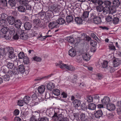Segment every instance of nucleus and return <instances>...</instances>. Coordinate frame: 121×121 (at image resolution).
Segmentation results:
<instances>
[{"mask_svg":"<svg viewBox=\"0 0 121 121\" xmlns=\"http://www.w3.org/2000/svg\"><path fill=\"white\" fill-rule=\"evenodd\" d=\"M8 30V28L7 27H4L1 30V32L3 35L6 34Z\"/></svg>","mask_w":121,"mask_h":121,"instance_id":"nucleus-35","label":"nucleus"},{"mask_svg":"<svg viewBox=\"0 0 121 121\" xmlns=\"http://www.w3.org/2000/svg\"><path fill=\"white\" fill-rule=\"evenodd\" d=\"M20 34L19 36L20 38L22 39L25 40L26 35H25L24 31L23 30H20L19 31Z\"/></svg>","mask_w":121,"mask_h":121,"instance_id":"nucleus-32","label":"nucleus"},{"mask_svg":"<svg viewBox=\"0 0 121 121\" xmlns=\"http://www.w3.org/2000/svg\"><path fill=\"white\" fill-rule=\"evenodd\" d=\"M104 9V7L103 5H99L96 7V9L98 12L102 11Z\"/></svg>","mask_w":121,"mask_h":121,"instance_id":"nucleus-39","label":"nucleus"},{"mask_svg":"<svg viewBox=\"0 0 121 121\" xmlns=\"http://www.w3.org/2000/svg\"><path fill=\"white\" fill-rule=\"evenodd\" d=\"M93 21L94 23L96 24H99L101 22V18L100 17H99L97 16L93 19Z\"/></svg>","mask_w":121,"mask_h":121,"instance_id":"nucleus-24","label":"nucleus"},{"mask_svg":"<svg viewBox=\"0 0 121 121\" xmlns=\"http://www.w3.org/2000/svg\"><path fill=\"white\" fill-rule=\"evenodd\" d=\"M73 15H69L67 16L66 17V22L68 23L72 22L73 19Z\"/></svg>","mask_w":121,"mask_h":121,"instance_id":"nucleus-33","label":"nucleus"},{"mask_svg":"<svg viewBox=\"0 0 121 121\" xmlns=\"http://www.w3.org/2000/svg\"><path fill=\"white\" fill-rule=\"evenodd\" d=\"M15 20L13 17L12 16H10L8 17L7 21H8L9 24L12 25L14 24Z\"/></svg>","mask_w":121,"mask_h":121,"instance_id":"nucleus-14","label":"nucleus"},{"mask_svg":"<svg viewBox=\"0 0 121 121\" xmlns=\"http://www.w3.org/2000/svg\"><path fill=\"white\" fill-rule=\"evenodd\" d=\"M31 100V98L29 96H25L23 99V100L25 101V104H28L29 103V102Z\"/></svg>","mask_w":121,"mask_h":121,"instance_id":"nucleus-30","label":"nucleus"},{"mask_svg":"<svg viewBox=\"0 0 121 121\" xmlns=\"http://www.w3.org/2000/svg\"><path fill=\"white\" fill-rule=\"evenodd\" d=\"M30 0H21L20 1V4L23 5H25L28 2L30 1Z\"/></svg>","mask_w":121,"mask_h":121,"instance_id":"nucleus-50","label":"nucleus"},{"mask_svg":"<svg viewBox=\"0 0 121 121\" xmlns=\"http://www.w3.org/2000/svg\"><path fill=\"white\" fill-rule=\"evenodd\" d=\"M18 71L22 73H24L25 71L24 66L23 65H19L18 68Z\"/></svg>","mask_w":121,"mask_h":121,"instance_id":"nucleus-19","label":"nucleus"},{"mask_svg":"<svg viewBox=\"0 0 121 121\" xmlns=\"http://www.w3.org/2000/svg\"><path fill=\"white\" fill-rule=\"evenodd\" d=\"M62 65V66H61V67L63 69H64L65 68L69 70L72 71H74L75 69L74 67L72 65L65 64H63Z\"/></svg>","mask_w":121,"mask_h":121,"instance_id":"nucleus-6","label":"nucleus"},{"mask_svg":"<svg viewBox=\"0 0 121 121\" xmlns=\"http://www.w3.org/2000/svg\"><path fill=\"white\" fill-rule=\"evenodd\" d=\"M36 116H33L30 117V121H38V120H37V119L36 118Z\"/></svg>","mask_w":121,"mask_h":121,"instance_id":"nucleus-60","label":"nucleus"},{"mask_svg":"<svg viewBox=\"0 0 121 121\" xmlns=\"http://www.w3.org/2000/svg\"><path fill=\"white\" fill-rule=\"evenodd\" d=\"M26 56L23 52H20L18 54V56L19 59H23Z\"/></svg>","mask_w":121,"mask_h":121,"instance_id":"nucleus-44","label":"nucleus"},{"mask_svg":"<svg viewBox=\"0 0 121 121\" xmlns=\"http://www.w3.org/2000/svg\"><path fill=\"white\" fill-rule=\"evenodd\" d=\"M114 17V15L113 14H111V15H108L105 18L106 20L108 22L112 21Z\"/></svg>","mask_w":121,"mask_h":121,"instance_id":"nucleus-34","label":"nucleus"},{"mask_svg":"<svg viewBox=\"0 0 121 121\" xmlns=\"http://www.w3.org/2000/svg\"><path fill=\"white\" fill-rule=\"evenodd\" d=\"M14 23L15 27L18 29V31L21 30L20 27L22 25L21 21L20 19H16Z\"/></svg>","mask_w":121,"mask_h":121,"instance_id":"nucleus-4","label":"nucleus"},{"mask_svg":"<svg viewBox=\"0 0 121 121\" xmlns=\"http://www.w3.org/2000/svg\"><path fill=\"white\" fill-rule=\"evenodd\" d=\"M96 107V104L93 103H90L88 105V108L90 110H94L95 109Z\"/></svg>","mask_w":121,"mask_h":121,"instance_id":"nucleus-25","label":"nucleus"},{"mask_svg":"<svg viewBox=\"0 0 121 121\" xmlns=\"http://www.w3.org/2000/svg\"><path fill=\"white\" fill-rule=\"evenodd\" d=\"M89 13V11H86L84 12L82 16V19H83L84 21H85L86 20V18L88 17Z\"/></svg>","mask_w":121,"mask_h":121,"instance_id":"nucleus-23","label":"nucleus"},{"mask_svg":"<svg viewBox=\"0 0 121 121\" xmlns=\"http://www.w3.org/2000/svg\"><path fill=\"white\" fill-rule=\"evenodd\" d=\"M103 113L102 110H98L96 111L95 113V117L97 118H99L102 117Z\"/></svg>","mask_w":121,"mask_h":121,"instance_id":"nucleus-11","label":"nucleus"},{"mask_svg":"<svg viewBox=\"0 0 121 121\" xmlns=\"http://www.w3.org/2000/svg\"><path fill=\"white\" fill-rule=\"evenodd\" d=\"M14 64L12 63L7 62L6 64L7 67L8 69H11L12 70H14L15 67L14 66Z\"/></svg>","mask_w":121,"mask_h":121,"instance_id":"nucleus-18","label":"nucleus"},{"mask_svg":"<svg viewBox=\"0 0 121 121\" xmlns=\"http://www.w3.org/2000/svg\"><path fill=\"white\" fill-rule=\"evenodd\" d=\"M112 3L115 6L117 7H118L120 4V2L118 0H114Z\"/></svg>","mask_w":121,"mask_h":121,"instance_id":"nucleus-37","label":"nucleus"},{"mask_svg":"<svg viewBox=\"0 0 121 121\" xmlns=\"http://www.w3.org/2000/svg\"><path fill=\"white\" fill-rule=\"evenodd\" d=\"M58 23L59 26L60 25H62L65 22V21L63 18L60 17L58 18L56 21Z\"/></svg>","mask_w":121,"mask_h":121,"instance_id":"nucleus-31","label":"nucleus"},{"mask_svg":"<svg viewBox=\"0 0 121 121\" xmlns=\"http://www.w3.org/2000/svg\"><path fill=\"white\" fill-rule=\"evenodd\" d=\"M41 22V20L39 19H37L34 20L33 22V24L34 25V29H36L40 26L39 25Z\"/></svg>","mask_w":121,"mask_h":121,"instance_id":"nucleus-8","label":"nucleus"},{"mask_svg":"<svg viewBox=\"0 0 121 121\" xmlns=\"http://www.w3.org/2000/svg\"><path fill=\"white\" fill-rule=\"evenodd\" d=\"M82 57L83 59L86 61L89 60L90 59V56L87 53L85 52L82 54Z\"/></svg>","mask_w":121,"mask_h":121,"instance_id":"nucleus-16","label":"nucleus"},{"mask_svg":"<svg viewBox=\"0 0 121 121\" xmlns=\"http://www.w3.org/2000/svg\"><path fill=\"white\" fill-rule=\"evenodd\" d=\"M103 13L105 16L107 15V14H108L109 13V9L108 8L106 9H104L103 11Z\"/></svg>","mask_w":121,"mask_h":121,"instance_id":"nucleus-48","label":"nucleus"},{"mask_svg":"<svg viewBox=\"0 0 121 121\" xmlns=\"http://www.w3.org/2000/svg\"><path fill=\"white\" fill-rule=\"evenodd\" d=\"M119 21V19L118 17L114 16L113 17L112 22L114 24H117L118 23Z\"/></svg>","mask_w":121,"mask_h":121,"instance_id":"nucleus-36","label":"nucleus"},{"mask_svg":"<svg viewBox=\"0 0 121 121\" xmlns=\"http://www.w3.org/2000/svg\"><path fill=\"white\" fill-rule=\"evenodd\" d=\"M81 108L84 111L86 110L87 108V106L86 104L84 103L82 104L81 105Z\"/></svg>","mask_w":121,"mask_h":121,"instance_id":"nucleus-45","label":"nucleus"},{"mask_svg":"<svg viewBox=\"0 0 121 121\" xmlns=\"http://www.w3.org/2000/svg\"><path fill=\"white\" fill-rule=\"evenodd\" d=\"M80 118L82 121H85L87 119V117L85 114L82 113L80 114Z\"/></svg>","mask_w":121,"mask_h":121,"instance_id":"nucleus-29","label":"nucleus"},{"mask_svg":"<svg viewBox=\"0 0 121 121\" xmlns=\"http://www.w3.org/2000/svg\"><path fill=\"white\" fill-rule=\"evenodd\" d=\"M24 27L26 30H29L31 27L32 25L30 22H26L24 23Z\"/></svg>","mask_w":121,"mask_h":121,"instance_id":"nucleus-17","label":"nucleus"},{"mask_svg":"<svg viewBox=\"0 0 121 121\" xmlns=\"http://www.w3.org/2000/svg\"><path fill=\"white\" fill-rule=\"evenodd\" d=\"M23 62L26 64H28L29 63V60L27 56H26L23 59Z\"/></svg>","mask_w":121,"mask_h":121,"instance_id":"nucleus-46","label":"nucleus"},{"mask_svg":"<svg viewBox=\"0 0 121 121\" xmlns=\"http://www.w3.org/2000/svg\"><path fill=\"white\" fill-rule=\"evenodd\" d=\"M1 17L2 19L5 22H7L9 16H8L7 15L4 13H3L1 15Z\"/></svg>","mask_w":121,"mask_h":121,"instance_id":"nucleus-26","label":"nucleus"},{"mask_svg":"<svg viewBox=\"0 0 121 121\" xmlns=\"http://www.w3.org/2000/svg\"><path fill=\"white\" fill-rule=\"evenodd\" d=\"M91 36L93 37L94 39L95 40L97 41H98V40H99V39L97 37L96 35L93 33H92L91 34Z\"/></svg>","mask_w":121,"mask_h":121,"instance_id":"nucleus-61","label":"nucleus"},{"mask_svg":"<svg viewBox=\"0 0 121 121\" xmlns=\"http://www.w3.org/2000/svg\"><path fill=\"white\" fill-rule=\"evenodd\" d=\"M110 101V98L108 97H104L103 99L101 100L102 103L104 105H105L108 104Z\"/></svg>","mask_w":121,"mask_h":121,"instance_id":"nucleus-13","label":"nucleus"},{"mask_svg":"<svg viewBox=\"0 0 121 121\" xmlns=\"http://www.w3.org/2000/svg\"><path fill=\"white\" fill-rule=\"evenodd\" d=\"M60 94V91L57 89H55L53 90L52 91V96L56 95L58 96Z\"/></svg>","mask_w":121,"mask_h":121,"instance_id":"nucleus-21","label":"nucleus"},{"mask_svg":"<svg viewBox=\"0 0 121 121\" xmlns=\"http://www.w3.org/2000/svg\"><path fill=\"white\" fill-rule=\"evenodd\" d=\"M48 26L49 28L51 29H53L54 28H57L59 27V24L56 21H53L50 22Z\"/></svg>","mask_w":121,"mask_h":121,"instance_id":"nucleus-3","label":"nucleus"},{"mask_svg":"<svg viewBox=\"0 0 121 121\" xmlns=\"http://www.w3.org/2000/svg\"><path fill=\"white\" fill-rule=\"evenodd\" d=\"M67 40L69 42L71 43H73L74 42L73 38L71 37H68L67 38Z\"/></svg>","mask_w":121,"mask_h":121,"instance_id":"nucleus-49","label":"nucleus"},{"mask_svg":"<svg viewBox=\"0 0 121 121\" xmlns=\"http://www.w3.org/2000/svg\"><path fill=\"white\" fill-rule=\"evenodd\" d=\"M38 92L39 93L42 94L44 92L45 90V86L44 85H42L39 86L38 89Z\"/></svg>","mask_w":121,"mask_h":121,"instance_id":"nucleus-22","label":"nucleus"},{"mask_svg":"<svg viewBox=\"0 0 121 121\" xmlns=\"http://www.w3.org/2000/svg\"><path fill=\"white\" fill-rule=\"evenodd\" d=\"M18 11L21 12H24L26 11V8L25 6L20 5L16 7Z\"/></svg>","mask_w":121,"mask_h":121,"instance_id":"nucleus-15","label":"nucleus"},{"mask_svg":"<svg viewBox=\"0 0 121 121\" xmlns=\"http://www.w3.org/2000/svg\"><path fill=\"white\" fill-rule=\"evenodd\" d=\"M87 101L88 102H90L93 101V97L90 95L87 96Z\"/></svg>","mask_w":121,"mask_h":121,"instance_id":"nucleus-51","label":"nucleus"},{"mask_svg":"<svg viewBox=\"0 0 121 121\" xmlns=\"http://www.w3.org/2000/svg\"><path fill=\"white\" fill-rule=\"evenodd\" d=\"M97 44V42L93 40H90V44L93 47H95L96 45Z\"/></svg>","mask_w":121,"mask_h":121,"instance_id":"nucleus-56","label":"nucleus"},{"mask_svg":"<svg viewBox=\"0 0 121 121\" xmlns=\"http://www.w3.org/2000/svg\"><path fill=\"white\" fill-rule=\"evenodd\" d=\"M13 70H9L8 73L9 77H14V76L17 74L19 73L17 69L16 68Z\"/></svg>","mask_w":121,"mask_h":121,"instance_id":"nucleus-9","label":"nucleus"},{"mask_svg":"<svg viewBox=\"0 0 121 121\" xmlns=\"http://www.w3.org/2000/svg\"><path fill=\"white\" fill-rule=\"evenodd\" d=\"M2 37L3 38H4L7 40H10V37L8 35L6 34L3 35Z\"/></svg>","mask_w":121,"mask_h":121,"instance_id":"nucleus-59","label":"nucleus"},{"mask_svg":"<svg viewBox=\"0 0 121 121\" xmlns=\"http://www.w3.org/2000/svg\"><path fill=\"white\" fill-rule=\"evenodd\" d=\"M108 47L109 49L110 50H114V51L116 50L115 47L112 44H109L108 46Z\"/></svg>","mask_w":121,"mask_h":121,"instance_id":"nucleus-55","label":"nucleus"},{"mask_svg":"<svg viewBox=\"0 0 121 121\" xmlns=\"http://www.w3.org/2000/svg\"><path fill=\"white\" fill-rule=\"evenodd\" d=\"M1 71L4 73H8L9 71V69L6 66H3L2 67Z\"/></svg>","mask_w":121,"mask_h":121,"instance_id":"nucleus-38","label":"nucleus"},{"mask_svg":"<svg viewBox=\"0 0 121 121\" xmlns=\"http://www.w3.org/2000/svg\"><path fill=\"white\" fill-rule=\"evenodd\" d=\"M108 62L107 61H103L102 65V67L104 68H106L108 67Z\"/></svg>","mask_w":121,"mask_h":121,"instance_id":"nucleus-57","label":"nucleus"},{"mask_svg":"<svg viewBox=\"0 0 121 121\" xmlns=\"http://www.w3.org/2000/svg\"><path fill=\"white\" fill-rule=\"evenodd\" d=\"M98 13L99 16V17H100V18L101 17L103 18L105 17L104 15L103 12V11L101 12H98Z\"/></svg>","mask_w":121,"mask_h":121,"instance_id":"nucleus-62","label":"nucleus"},{"mask_svg":"<svg viewBox=\"0 0 121 121\" xmlns=\"http://www.w3.org/2000/svg\"><path fill=\"white\" fill-rule=\"evenodd\" d=\"M20 34V32L19 31H17L16 32V35L13 36V38L15 40H17L19 38L18 36H19Z\"/></svg>","mask_w":121,"mask_h":121,"instance_id":"nucleus-52","label":"nucleus"},{"mask_svg":"<svg viewBox=\"0 0 121 121\" xmlns=\"http://www.w3.org/2000/svg\"><path fill=\"white\" fill-rule=\"evenodd\" d=\"M7 49H5L4 48H0V55H5L6 54V51Z\"/></svg>","mask_w":121,"mask_h":121,"instance_id":"nucleus-41","label":"nucleus"},{"mask_svg":"<svg viewBox=\"0 0 121 121\" xmlns=\"http://www.w3.org/2000/svg\"><path fill=\"white\" fill-rule=\"evenodd\" d=\"M7 51L8 52V56L10 59L14 58L15 57V55L14 53L13 50L9 48H7Z\"/></svg>","mask_w":121,"mask_h":121,"instance_id":"nucleus-5","label":"nucleus"},{"mask_svg":"<svg viewBox=\"0 0 121 121\" xmlns=\"http://www.w3.org/2000/svg\"><path fill=\"white\" fill-rule=\"evenodd\" d=\"M71 100L72 101L73 106L75 108H78L80 106L81 103L80 101L76 99L74 96L72 95L71 96Z\"/></svg>","mask_w":121,"mask_h":121,"instance_id":"nucleus-2","label":"nucleus"},{"mask_svg":"<svg viewBox=\"0 0 121 121\" xmlns=\"http://www.w3.org/2000/svg\"><path fill=\"white\" fill-rule=\"evenodd\" d=\"M34 60L38 62H40L41 60V58L37 56H35L33 57Z\"/></svg>","mask_w":121,"mask_h":121,"instance_id":"nucleus-58","label":"nucleus"},{"mask_svg":"<svg viewBox=\"0 0 121 121\" xmlns=\"http://www.w3.org/2000/svg\"><path fill=\"white\" fill-rule=\"evenodd\" d=\"M17 104L19 106H23V105L25 104V101L23 100V99H20L18 101Z\"/></svg>","mask_w":121,"mask_h":121,"instance_id":"nucleus-47","label":"nucleus"},{"mask_svg":"<svg viewBox=\"0 0 121 121\" xmlns=\"http://www.w3.org/2000/svg\"><path fill=\"white\" fill-rule=\"evenodd\" d=\"M121 61L119 59L116 58L113 61V65L114 67H117L121 64Z\"/></svg>","mask_w":121,"mask_h":121,"instance_id":"nucleus-10","label":"nucleus"},{"mask_svg":"<svg viewBox=\"0 0 121 121\" xmlns=\"http://www.w3.org/2000/svg\"><path fill=\"white\" fill-rule=\"evenodd\" d=\"M54 84H48L47 85V87L48 90L51 91L52 89L54 87Z\"/></svg>","mask_w":121,"mask_h":121,"instance_id":"nucleus-40","label":"nucleus"},{"mask_svg":"<svg viewBox=\"0 0 121 121\" xmlns=\"http://www.w3.org/2000/svg\"><path fill=\"white\" fill-rule=\"evenodd\" d=\"M53 116L52 117V119H57L59 121H69L67 117L63 118V115L61 114H59V109L58 108L55 109L54 110L52 111Z\"/></svg>","mask_w":121,"mask_h":121,"instance_id":"nucleus-1","label":"nucleus"},{"mask_svg":"<svg viewBox=\"0 0 121 121\" xmlns=\"http://www.w3.org/2000/svg\"><path fill=\"white\" fill-rule=\"evenodd\" d=\"M99 97L98 95H94L93 98V102L95 103H97L99 101Z\"/></svg>","mask_w":121,"mask_h":121,"instance_id":"nucleus-28","label":"nucleus"},{"mask_svg":"<svg viewBox=\"0 0 121 121\" xmlns=\"http://www.w3.org/2000/svg\"><path fill=\"white\" fill-rule=\"evenodd\" d=\"M69 55L71 56L74 57L76 54V52L75 50L73 48L70 49L69 51Z\"/></svg>","mask_w":121,"mask_h":121,"instance_id":"nucleus-20","label":"nucleus"},{"mask_svg":"<svg viewBox=\"0 0 121 121\" xmlns=\"http://www.w3.org/2000/svg\"><path fill=\"white\" fill-rule=\"evenodd\" d=\"M54 74L51 73L50 74L46 76H45L43 77L40 78V77H38L37 78L35 79H34V81H38L37 82H39L38 81H40L42 79H46L49 78L52 76Z\"/></svg>","mask_w":121,"mask_h":121,"instance_id":"nucleus-7","label":"nucleus"},{"mask_svg":"<svg viewBox=\"0 0 121 121\" xmlns=\"http://www.w3.org/2000/svg\"><path fill=\"white\" fill-rule=\"evenodd\" d=\"M107 108L108 110L112 111H114L116 108L115 106L112 104H108L106 105Z\"/></svg>","mask_w":121,"mask_h":121,"instance_id":"nucleus-12","label":"nucleus"},{"mask_svg":"<svg viewBox=\"0 0 121 121\" xmlns=\"http://www.w3.org/2000/svg\"><path fill=\"white\" fill-rule=\"evenodd\" d=\"M49 119L47 117H43L38 118V121H48Z\"/></svg>","mask_w":121,"mask_h":121,"instance_id":"nucleus-53","label":"nucleus"},{"mask_svg":"<svg viewBox=\"0 0 121 121\" xmlns=\"http://www.w3.org/2000/svg\"><path fill=\"white\" fill-rule=\"evenodd\" d=\"M0 4L1 5L3 6H7V3L6 0H1L0 1Z\"/></svg>","mask_w":121,"mask_h":121,"instance_id":"nucleus-42","label":"nucleus"},{"mask_svg":"<svg viewBox=\"0 0 121 121\" xmlns=\"http://www.w3.org/2000/svg\"><path fill=\"white\" fill-rule=\"evenodd\" d=\"M75 22L78 24H81L82 21H84L83 19H82V17H75Z\"/></svg>","mask_w":121,"mask_h":121,"instance_id":"nucleus-27","label":"nucleus"},{"mask_svg":"<svg viewBox=\"0 0 121 121\" xmlns=\"http://www.w3.org/2000/svg\"><path fill=\"white\" fill-rule=\"evenodd\" d=\"M74 78L72 79V82L73 83H76L77 81V75L76 74H74Z\"/></svg>","mask_w":121,"mask_h":121,"instance_id":"nucleus-63","label":"nucleus"},{"mask_svg":"<svg viewBox=\"0 0 121 121\" xmlns=\"http://www.w3.org/2000/svg\"><path fill=\"white\" fill-rule=\"evenodd\" d=\"M104 4L106 6H110L111 4V2L108 0L104 1Z\"/></svg>","mask_w":121,"mask_h":121,"instance_id":"nucleus-64","label":"nucleus"},{"mask_svg":"<svg viewBox=\"0 0 121 121\" xmlns=\"http://www.w3.org/2000/svg\"><path fill=\"white\" fill-rule=\"evenodd\" d=\"M3 79L4 81H9L10 79L9 76L8 75H4L3 77Z\"/></svg>","mask_w":121,"mask_h":121,"instance_id":"nucleus-54","label":"nucleus"},{"mask_svg":"<svg viewBox=\"0 0 121 121\" xmlns=\"http://www.w3.org/2000/svg\"><path fill=\"white\" fill-rule=\"evenodd\" d=\"M8 3L11 7L14 6L15 5V2L14 0H9L8 1Z\"/></svg>","mask_w":121,"mask_h":121,"instance_id":"nucleus-43","label":"nucleus"}]
</instances>
